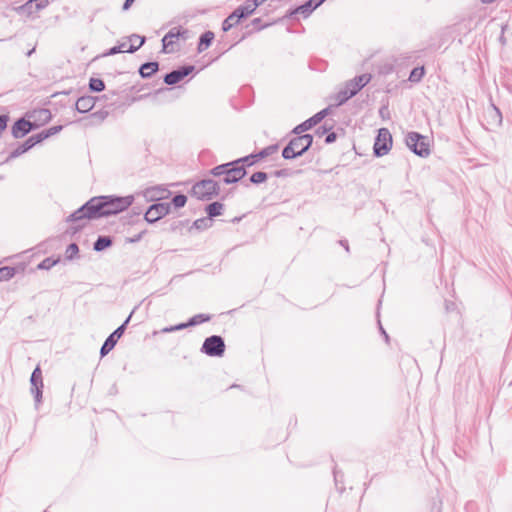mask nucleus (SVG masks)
Segmentation results:
<instances>
[{
  "label": "nucleus",
  "mask_w": 512,
  "mask_h": 512,
  "mask_svg": "<svg viewBox=\"0 0 512 512\" xmlns=\"http://www.w3.org/2000/svg\"><path fill=\"white\" fill-rule=\"evenodd\" d=\"M240 9H236L231 15H229L223 22V30L228 31L234 25L238 24L243 14H239Z\"/></svg>",
  "instance_id": "nucleus-21"
},
{
  "label": "nucleus",
  "mask_w": 512,
  "mask_h": 512,
  "mask_svg": "<svg viewBox=\"0 0 512 512\" xmlns=\"http://www.w3.org/2000/svg\"><path fill=\"white\" fill-rule=\"evenodd\" d=\"M31 391L35 394L37 402H40L42 397L43 379L42 372L39 366H37L31 375Z\"/></svg>",
  "instance_id": "nucleus-12"
},
{
  "label": "nucleus",
  "mask_w": 512,
  "mask_h": 512,
  "mask_svg": "<svg viewBox=\"0 0 512 512\" xmlns=\"http://www.w3.org/2000/svg\"><path fill=\"white\" fill-rule=\"evenodd\" d=\"M370 80V74H362L347 82L344 89L340 92L341 100L344 101L354 96L359 90L368 84Z\"/></svg>",
  "instance_id": "nucleus-5"
},
{
  "label": "nucleus",
  "mask_w": 512,
  "mask_h": 512,
  "mask_svg": "<svg viewBox=\"0 0 512 512\" xmlns=\"http://www.w3.org/2000/svg\"><path fill=\"white\" fill-rule=\"evenodd\" d=\"M47 5L48 0H29L21 7V10L27 13H32L34 10H41Z\"/></svg>",
  "instance_id": "nucleus-18"
},
{
  "label": "nucleus",
  "mask_w": 512,
  "mask_h": 512,
  "mask_svg": "<svg viewBox=\"0 0 512 512\" xmlns=\"http://www.w3.org/2000/svg\"><path fill=\"white\" fill-rule=\"evenodd\" d=\"M169 212V204L157 203L152 205L145 213V219L148 222H155Z\"/></svg>",
  "instance_id": "nucleus-11"
},
{
  "label": "nucleus",
  "mask_w": 512,
  "mask_h": 512,
  "mask_svg": "<svg viewBox=\"0 0 512 512\" xmlns=\"http://www.w3.org/2000/svg\"><path fill=\"white\" fill-rule=\"evenodd\" d=\"M213 39H214V34L212 32H210V31L205 32L200 37V41H199V45H198V50L200 52L206 50L210 46V44H211Z\"/></svg>",
  "instance_id": "nucleus-23"
},
{
  "label": "nucleus",
  "mask_w": 512,
  "mask_h": 512,
  "mask_svg": "<svg viewBox=\"0 0 512 512\" xmlns=\"http://www.w3.org/2000/svg\"><path fill=\"white\" fill-rule=\"evenodd\" d=\"M78 253V246L76 244H70L66 249L67 258L71 259Z\"/></svg>",
  "instance_id": "nucleus-34"
},
{
  "label": "nucleus",
  "mask_w": 512,
  "mask_h": 512,
  "mask_svg": "<svg viewBox=\"0 0 512 512\" xmlns=\"http://www.w3.org/2000/svg\"><path fill=\"white\" fill-rule=\"evenodd\" d=\"M89 86H90L91 90L96 91V92H100V91L104 90V88H105L104 82L98 78H91Z\"/></svg>",
  "instance_id": "nucleus-29"
},
{
  "label": "nucleus",
  "mask_w": 512,
  "mask_h": 512,
  "mask_svg": "<svg viewBox=\"0 0 512 512\" xmlns=\"http://www.w3.org/2000/svg\"><path fill=\"white\" fill-rule=\"evenodd\" d=\"M15 275V269L12 267L0 268V281H6Z\"/></svg>",
  "instance_id": "nucleus-27"
},
{
  "label": "nucleus",
  "mask_w": 512,
  "mask_h": 512,
  "mask_svg": "<svg viewBox=\"0 0 512 512\" xmlns=\"http://www.w3.org/2000/svg\"><path fill=\"white\" fill-rule=\"evenodd\" d=\"M326 115V111H320L310 119L306 120L294 130L298 136L293 138L289 144L283 149L282 155L285 159H292L304 153L312 144V136L309 134L300 135L301 133L311 129L317 125Z\"/></svg>",
  "instance_id": "nucleus-2"
},
{
  "label": "nucleus",
  "mask_w": 512,
  "mask_h": 512,
  "mask_svg": "<svg viewBox=\"0 0 512 512\" xmlns=\"http://www.w3.org/2000/svg\"><path fill=\"white\" fill-rule=\"evenodd\" d=\"M267 176H266V173L264 172H256L254 174H252L251 176V181L253 183H262L266 180Z\"/></svg>",
  "instance_id": "nucleus-33"
},
{
  "label": "nucleus",
  "mask_w": 512,
  "mask_h": 512,
  "mask_svg": "<svg viewBox=\"0 0 512 512\" xmlns=\"http://www.w3.org/2000/svg\"><path fill=\"white\" fill-rule=\"evenodd\" d=\"M95 105V99L91 96L80 97L76 102V108L79 112H88Z\"/></svg>",
  "instance_id": "nucleus-20"
},
{
  "label": "nucleus",
  "mask_w": 512,
  "mask_h": 512,
  "mask_svg": "<svg viewBox=\"0 0 512 512\" xmlns=\"http://www.w3.org/2000/svg\"><path fill=\"white\" fill-rule=\"evenodd\" d=\"M118 47L120 48V52H129V45L127 42L121 43L120 45H118Z\"/></svg>",
  "instance_id": "nucleus-36"
},
{
  "label": "nucleus",
  "mask_w": 512,
  "mask_h": 512,
  "mask_svg": "<svg viewBox=\"0 0 512 512\" xmlns=\"http://www.w3.org/2000/svg\"><path fill=\"white\" fill-rule=\"evenodd\" d=\"M483 3H492L494 2L495 0H481Z\"/></svg>",
  "instance_id": "nucleus-41"
},
{
  "label": "nucleus",
  "mask_w": 512,
  "mask_h": 512,
  "mask_svg": "<svg viewBox=\"0 0 512 512\" xmlns=\"http://www.w3.org/2000/svg\"><path fill=\"white\" fill-rule=\"evenodd\" d=\"M188 30L181 27L172 28L162 39L163 51L165 53L174 52L177 48L176 44L180 38L186 39Z\"/></svg>",
  "instance_id": "nucleus-6"
},
{
  "label": "nucleus",
  "mask_w": 512,
  "mask_h": 512,
  "mask_svg": "<svg viewBox=\"0 0 512 512\" xmlns=\"http://www.w3.org/2000/svg\"><path fill=\"white\" fill-rule=\"evenodd\" d=\"M208 320H209L208 316H205L203 314H198V315H195L194 317H192L188 323L179 324V325H176L174 327L164 328L162 330V332L163 333H168V332H172V331H176V330H181V329H184V328H186L188 326L197 325V324L203 323V322L208 321Z\"/></svg>",
  "instance_id": "nucleus-16"
},
{
  "label": "nucleus",
  "mask_w": 512,
  "mask_h": 512,
  "mask_svg": "<svg viewBox=\"0 0 512 512\" xmlns=\"http://www.w3.org/2000/svg\"><path fill=\"white\" fill-rule=\"evenodd\" d=\"M135 0H126L123 8L128 9Z\"/></svg>",
  "instance_id": "nucleus-39"
},
{
  "label": "nucleus",
  "mask_w": 512,
  "mask_h": 512,
  "mask_svg": "<svg viewBox=\"0 0 512 512\" xmlns=\"http://www.w3.org/2000/svg\"><path fill=\"white\" fill-rule=\"evenodd\" d=\"M128 42H129L128 50L130 53H133L144 44L145 38L141 37L139 35H132L129 37Z\"/></svg>",
  "instance_id": "nucleus-22"
},
{
  "label": "nucleus",
  "mask_w": 512,
  "mask_h": 512,
  "mask_svg": "<svg viewBox=\"0 0 512 512\" xmlns=\"http://www.w3.org/2000/svg\"><path fill=\"white\" fill-rule=\"evenodd\" d=\"M111 244V240L107 237H99L98 240L94 244V249L97 251H101Z\"/></svg>",
  "instance_id": "nucleus-28"
},
{
  "label": "nucleus",
  "mask_w": 512,
  "mask_h": 512,
  "mask_svg": "<svg viewBox=\"0 0 512 512\" xmlns=\"http://www.w3.org/2000/svg\"><path fill=\"white\" fill-rule=\"evenodd\" d=\"M239 161L234 163V166L230 169L228 167L231 164H225L217 166L213 169V174L218 176L224 174L225 183H233L240 180L245 175V170L242 166H239Z\"/></svg>",
  "instance_id": "nucleus-4"
},
{
  "label": "nucleus",
  "mask_w": 512,
  "mask_h": 512,
  "mask_svg": "<svg viewBox=\"0 0 512 512\" xmlns=\"http://www.w3.org/2000/svg\"><path fill=\"white\" fill-rule=\"evenodd\" d=\"M164 192H165L164 190H161V191H160L159 198H162V197H163Z\"/></svg>",
  "instance_id": "nucleus-42"
},
{
  "label": "nucleus",
  "mask_w": 512,
  "mask_h": 512,
  "mask_svg": "<svg viewBox=\"0 0 512 512\" xmlns=\"http://www.w3.org/2000/svg\"><path fill=\"white\" fill-rule=\"evenodd\" d=\"M154 191H155V190H148V191L146 192V196H147V197H153V196H154V194H153V193H154Z\"/></svg>",
  "instance_id": "nucleus-40"
},
{
  "label": "nucleus",
  "mask_w": 512,
  "mask_h": 512,
  "mask_svg": "<svg viewBox=\"0 0 512 512\" xmlns=\"http://www.w3.org/2000/svg\"><path fill=\"white\" fill-rule=\"evenodd\" d=\"M58 262V260H53L51 258H46L44 259L39 265H38V268L39 269H42V270H47V269H50L52 266H54L56 263Z\"/></svg>",
  "instance_id": "nucleus-31"
},
{
  "label": "nucleus",
  "mask_w": 512,
  "mask_h": 512,
  "mask_svg": "<svg viewBox=\"0 0 512 512\" xmlns=\"http://www.w3.org/2000/svg\"><path fill=\"white\" fill-rule=\"evenodd\" d=\"M117 53H121L120 52V48L118 46H114L112 47L109 52L107 53V55H114V54H117Z\"/></svg>",
  "instance_id": "nucleus-37"
},
{
  "label": "nucleus",
  "mask_w": 512,
  "mask_h": 512,
  "mask_svg": "<svg viewBox=\"0 0 512 512\" xmlns=\"http://www.w3.org/2000/svg\"><path fill=\"white\" fill-rule=\"evenodd\" d=\"M61 129H62V126H53L49 129H47L46 131H42L41 133L30 137L26 141L25 147L16 150L14 154L19 155L21 153L26 152L28 149L33 147L36 143L41 142L42 140L48 138L49 136L57 134Z\"/></svg>",
  "instance_id": "nucleus-9"
},
{
  "label": "nucleus",
  "mask_w": 512,
  "mask_h": 512,
  "mask_svg": "<svg viewBox=\"0 0 512 512\" xmlns=\"http://www.w3.org/2000/svg\"><path fill=\"white\" fill-rule=\"evenodd\" d=\"M192 70H193V67H186V68H183L180 70L172 71L171 73L166 75L165 82L169 85L177 84L185 76H187Z\"/></svg>",
  "instance_id": "nucleus-17"
},
{
  "label": "nucleus",
  "mask_w": 512,
  "mask_h": 512,
  "mask_svg": "<svg viewBox=\"0 0 512 512\" xmlns=\"http://www.w3.org/2000/svg\"><path fill=\"white\" fill-rule=\"evenodd\" d=\"M257 8V4L254 1H247L243 6L239 7V14H243V17L248 16L254 12Z\"/></svg>",
  "instance_id": "nucleus-26"
},
{
  "label": "nucleus",
  "mask_w": 512,
  "mask_h": 512,
  "mask_svg": "<svg viewBox=\"0 0 512 512\" xmlns=\"http://www.w3.org/2000/svg\"><path fill=\"white\" fill-rule=\"evenodd\" d=\"M242 161H243V162H248V161H249V158H248V157H247V158H244Z\"/></svg>",
  "instance_id": "nucleus-43"
},
{
  "label": "nucleus",
  "mask_w": 512,
  "mask_h": 512,
  "mask_svg": "<svg viewBox=\"0 0 512 512\" xmlns=\"http://www.w3.org/2000/svg\"><path fill=\"white\" fill-rule=\"evenodd\" d=\"M336 138V135L334 133H330L329 135H327L326 137V143H331L335 140Z\"/></svg>",
  "instance_id": "nucleus-38"
},
{
  "label": "nucleus",
  "mask_w": 512,
  "mask_h": 512,
  "mask_svg": "<svg viewBox=\"0 0 512 512\" xmlns=\"http://www.w3.org/2000/svg\"><path fill=\"white\" fill-rule=\"evenodd\" d=\"M392 147V136L387 128H381L378 131L374 143V153L377 156H383L389 152Z\"/></svg>",
  "instance_id": "nucleus-8"
},
{
  "label": "nucleus",
  "mask_w": 512,
  "mask_h": 512,
  "mask_svg": "<svg viewBox=\"0 0 512 512\" xmlns=\"http://www.w3.org/2000/svg\"><path fill=\"white\" fill-rule=\"evenodd\" d=\"M325 0H309L306 4L299 6L296 10V14H302L308 16L315 8L320 6Z\"/></svg>",
  "instance_id": "nucleus-19"
},
{
  "label": "nucleus",
  "mask_w": 512,
  "mask_h": 512,
  "mask_svg": "<svg viewBox=\"0 0 512 512\" xmlns=\"http://www.w3.org/2000/svg\"><path fill=\"white\" fill-rule=\"evenodd\" d=\"M123 331H124V325H122L121 327L117 328L108 338L107 340L104 342L102 348H101V354L102 356L106 355L107 353H109L115 346L116 342H117V339L121 337V335L123 334Z\"/></svg>",
  "instance_id": "nucleus-15"
},
{
  "label": "nucleus",
  "mask_w": 512,
  "mask_h": 512,
  "mask_svg": "<svg viewBox=\"0 0 512 512\" xmlns=\"http://www.w3.org/2000/svg\"><path fill=\"white\" fill-rule=\"evenodd\" d=\"M186 201H187V198L186 196L184 195H176L173 199H172V203L174 204V206L176 208H181L183 207L185 204H186Z\"/></svg>",
  "instance_id": "nucleus-32"
},
{
  "label": "nucleus",
  "mask_w": 512,
  "mask_h": 512,
  "mask_svg": "<svg viewBox=\"0 0 512 512\" xmlns=\"http://www.w3.org/2000/svg\"><path fill=\"white\" fill-rule=\"evenodd\" d=\"M7 117L4 115L0 116V132H2L6 127Z\"/></svg>",
  "instance_id": "nucleus-35"
},
{
  "label": "nucleus",
  "mask_w": 512,
  "mask_h": 512,
  "mask_svg": "<svg viewBox=\"0 0 512 512\" xmlns=\"http://www.w3.org/2000/svg\"><path fill=\"white\" fill-rule=\"evenodd\" d=\"M158 70V64L155 62L145 63L140 68V74L143 77H150Z\"/></svg>",
  "instance_id": "nucleus-24"
},
{
  "label": "nucleus",
  "mask_w": 512,
  "mask_h": 512,
  "mask_svg": "<svg viewBox=\"0 0 512 512\" xmlns=\"http://www.w3.org/2000/svg\"><path fill=\"white\" fill-rule=\"evenodd\" d=\"M424 76V68H414L410 73L409 80L412 82L419 81Z\"/></svg>",
  "instance_id": "nucleus-30"
},
{
  "label": "nucleus",
  "mask_w": 512,
  "mask_h": 512,
  "mask_svg": "<svg viewBox=\"0 0 512 512\" xmlns=\"http://www.w3.org/2000/svg\"><path fill=\"white\" fill-rule=\"evenodd\" d=\"M132 200L131 196L121 198H93L73 213L69 220L78 221L84 218L91 219L116 214L128 208L132 204Z\"/></svg>",
  "instance_id": "nucleus-1"
},
{
  "label": "nucleus",
  "mask_w": 512,
  "mask_h": 512,
  "mask_svg": "<svg viewBox=\"0 0 512 512\" xmlns=\"http://www.w3.org/2000/svg\"><path fill=\"white\" fill-rule=\"evenodd\" d=\"M218 193V186L213 180H203L192 188V194L198 199H210Z\"/></svg>",
  "instance_id": "nucleus-7"
},
{
  "label": "nucleus",
  "mask_w": 512,
  "mask_h": 512,
  "mask_svg": "<svg viewBox=\"0 0 512 512\" xmlns=\"http://www.w3.org/2000/svg\"><path fill=\"white\" fill-rule=\"evenodd\" d=\"M405 143L416 155L427 157L430 155V140L417 132H408L405 136Z\"/></svg>",
  "instance_id": "nucleus-3"
},
{
  "label": "nucleus",
  "mask_w": 512,
  "mask_h": 512,
  "mask_svg": "<svg viewBox=\"0 0 512 512\" xmlns=\"http://www.w3.org/2000/svg\"><path fill=\"white\" fill-rule=\"evenodd\" d=\"M225 345L221 337L211 336L204 341L202 350L209 356H221Z\"/></svg>",
  "instance_id": "nucleus-10"
},
{
  "label": "nucleus",
  "mask_w": 512,
  "mask_h": 512,
  "mask_svg": "<svg viewBox=\"0 0 512 512\" xmlns=\"http://www.w3.org/2000/svg\"><path fill=\"white\" fill-rule=\"evenodd\" d=\"M34 128L35 126L29 118L27 120L21 119L13 126V134L16 138L23 137Z\"/></svg>",
  "instance_id": "nucleus-14"
},
{
  "label": "nucleus",
  "mask_w": 512,
  "mask_h": 512,
  "mask_svg": "<svg viewBox=\"0 0 512 512\" xmlns=\"http://www.w3.org/2000/svg\"><path fill=\"white\" fill-rule=\"evenodd\" d=\"M27 117L33 122L35 128H38L49 122L52 115L48 109H38L29 113Z\"/></svg>",
  "instance_id": "nucleus-13"
},
{
  "label": "nucleus",
  "mask_w": 512,
  "mask_h": 512,
  "mask_svg": "<svg viewBox=\"0 0 512 512\" xmlns=\"http://www.w3.org/2000/svg\"><path fill=\"white\" fill-rule=\"evenodd\" d=\"M223 205L219 202H214L208 205L207 213L210 217L219 216L222 214Z\"/></svg>",
  "instance_id": "nucleus-25"
}]
</instances>
